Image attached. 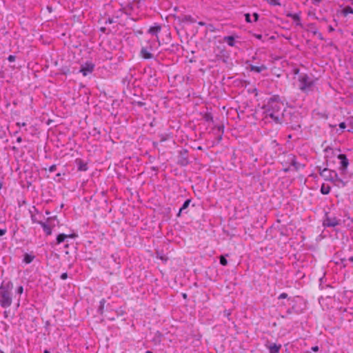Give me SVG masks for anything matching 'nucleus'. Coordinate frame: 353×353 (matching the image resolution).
Segmentation results:
<instances>
[{"instance_id":"f257e3e1","label":"nucleus","mask_w":353,"mask_h":353,"mask_svg":"<svg viewBox=\"0 0 353 353\" xmlns=\"http://www.w3.org/2000/svg\"><path fill=\"white\" fill-rule=\"evenodd\" d=\"M283 107V101L281 97L278 94H274L264 101L261 108L263 110L265 119L270 118L274 123L277 124L281 121Z\"/></svg>"},{"instance_id":"f03ea898","label":"nucleus","mask_w":353,"mask_h":353,"mask_svg":"<svg viewBox=\"0 0 353 353\" xmlns=\"http://www.w3.org/2000/svg\"><path fill=\"white\" fill-rule=\"evenodd\" d=\"M303 116L301 112L294 108H284L282 111L281 121L277 124H285L291 130H301Z\"/></svg>"},{"instance_id":"7ed1b4c3","label":"nucleus","mask_w":353,"mask_h":353,"mask_svg":"<svg viewBox=\"0 0 353 353\" xmlns=\"http://www.w3.org/2000/svg\"><path fill=\"white\" fill-rule=\"evenodd\" d=\"M13 283L3 280L0 285V305L7 308L12 305Z\"/></svg>"},{"instance_id":"20e7f679","label":"nucleus","mask_w":353,"mask_h":353,"mask_svg":"<svg viewBox=\"0 0 353 353\" xmlns=\"http://www.w3.org/2000/svg\"><path fill=\"white\" fill-rule=\"evenodd\" d=\"M288 305L289 307L286 310V315H282L281 318L285 319L288 315L295 314L296 315L303 313L306 309L305 303L299 296L288 298Z\"/></svg>"},{"instance_id":"39448f33","label":"nucleus","mask_w":353,"mask_h":353,"mask_svg":"<svg viewBox=\"0 0 353 353\" xmlns=\"http://www.w3.org/2000/svg\"><path fill=\"white\" fill-rule=\"evenodd\" d=\"M299 88L305 93H308L313 90L315 85V81L305 73H301L298 77Z\"/></svg>"},{"instance_id":"423d86ee","label":"nucleus","mask_w":353,"mask_h":353,"mask_svg":"<svg viewBox=\"0 0 353 353\" xmlns=\"http://www.w3.org/2000/svg\"><path fill=\"white\" fill-rule=\"evenodd\" d=\"M341 224V219L335 216H330L329 212H325L323 221V225L325 228H334Z\"/></svg>"},{"instance_id":"0eeeda50","label":"nucleus","mask_w":353,"mask_h":353,"mask_svg":"<svg viewBox=\"0 0 353 353\" xmlns=\"http://www.w3.org/2000/svg\"><path fill=\"white\" fill-rule=\"evenodd\" d=\"M337 158L340 160V166L339 170L341 172V175H345L347 172V168L349 166V160L347 155L345 154H339Z\"/></svg>"},{"instance_id":"6e6552de","label":"nucleus","mask_w":353,"mask_h":353,"mask_svg":"<svg viewBox=\"0 0 353 353\" xmlns=\"http://www.w3.org/2000/svg\"><path fill=\"white\" fill-rule=\"evenodd\" d=\"M177 158V164L180 166L184 167L190 163L188 150L185 148H183L179 151V155Z\"/></svg>"},{"instance_id":"1a4fd4ad","label":"nucleus","mask_w":353,"mask_h":353,"mask_svg":"<svg viewBox=\"0 0 353 353\" xmlns=\"http://www.w3.org/2000/svg\"><path fill=\"white\" fill-rule=\"evenodd\" d=\"M319 174L325 180L331 182H334V175L335 173H337L335 170H330L327 168L324 169H321V167L316 168Z\"/></svg>"},{"instance_id":"9d476101","label":"nucleus","mask_w":353,"mask_h":353,"mask_svg":"<svg viewBox=\"0 0 353 353\" xmlns=\"http://www.w3.org/2000/svg\"><path fill=\"white\" fill-rule=\"evenodd\" d=\"M95 68L94 63L91 61H86L84 64L81 65L79 72L85 77L89 74H91Z\"/></svg>"},{"instance_id":"9b49d317","label":"nucleus","mask_w":353,"mask_h":353,"mask_svg":"<svg viewBox=\"0 0 353 353\" xmlns=\"http://www.w3.org/2000/svg\"><path fill=\"white\" fill-rule=\"evenodd\" d=\"M152 50L151 46L147 47H142L140 51L141 57L144 59H151L154 58L153 54L150 52V50Z\"/></svg>"},{"instance_id":"f8f14e48","label":"nucleus","mask_w":353,"mask_h":353,"mask_svg":"<svg viewBox=\"0 0 353 353\" xmlns=\"http://www.w3.org/2000/svg\"><path fill=\"white\" fill-rule=\"evenodd\" d=\"M174 18L179 25H181L182 23H194L196 22V20L191 15L176 16Z\"/></svg>"},{"instance_id":"ddd939ff","label":"nucleus","mask_w":353,"mask_h":353,"mask_svg":"<svg viewBox=\"0 0 353 353\" xmlns=\"http://www.w3.org/2000/svg\"><path fill=\"white\" fill-rule=\"evenodd\" d=\"M74 163L77 167V170L79 172H85L88 170V163L83 160L82 159H76Z\"/></svg>"},{"instance_id":"4468645a","label":"nucleus","mask_w":353,"mask_h":353,"mask_svg":"<svg viewBox=\"0 0 353 353\" xmlns=\"http://www.w3.org/2000/svg\"><path fill=\"white\" fill-rule=\"evenodd\" d=\"M288 161L289 163L294 168V170L296 171H298L300 169V168L305 167V165L301 164L296 161V156H294V154H289Z\"/></svg>"},{"instance_id":"2eb2a0df","label":"nucleus","mask_w":353,"mask_h":353,"mask_svg":"<svg viewBox=\"0 0 353 353\" xmlns=\"http://www.w3.org/2000/svg\"><path fill=\"white\" fill-rule=\"evenodd\" d=\"M269 341L265 344L266 347L269 350L270 353H279L280 350L281 349V344L276 343H270L268 344Z\"/></svg>"},{"instance_id":"dca6fc26","label":"nucleus","mask_w":353,"mask_h":353,"mask_svg":"<svg viewBox=\"0 0 353 353\" xmlns=\"http://www.w3.org/2000/svg\"><path fill=\"white\" fill-rule=\"evenodd\" d=\"M161 26L159 24H155L154 26H151L148 29V33L150 34L153 36H156L157 38L158 39V34L161 32Z\"/></svg>"},{"instance_id":"f3484780","label":"nucleus","mask_w":353,"mask_h":353,"mask_svg":"<svg viewBox=\"0 0 353 353\" xmlns=\"http://www.w3.org/2000/svg\"><path fill=\"white\" fill-rule=\"evenodd\" d=\"M286 16L288 17L292 18L296 22V26H300L301 28L303 27V25L301 22L300 14L299 13L288 12L286 14Z\"/></svg>"},{"instance_id":"a211bd4d","label":"nucleus","mask_w":353,"mask_h":353,"mask_svg":"<svg viewBox=\"0 0 353 353\" xmlns=\"http://www.w3.org/2000/svg\"><path fill=\"white\" fill-rule=\"evenodd\" d=\"M268 69L267 66L264 64H262L260 66H256L254 65H250V70L252 72H255L257 73H261L262 71L266 70Z\"/></svg>"},{"instance_id":"6ab92c4d","label":"nucleus","mask_w":353,"mask_h":353,"mask_svg":"<svg viewBox=\"0 0 353 353\" xmlns=\"http://www.w3.org/2000/svg\"><path fill=\"white\" fill-rule=\"evenodd\" d=\"M34 258L35 256L34 254L25 253L23 255V262L26 264H30L33 261Z\"/></svg>"},{"instance_id":"aec40b11","label":"nucleus","mask_w":353,"mask_h":353,"mask_svg":"<svg viewBox=\"0 0 353 353\" xmlns=\"http://www.w3.org/2000/svg\"><path fill=\"white\" fill-rule=\"evenodd\" d=\"M223 40L231 47L235 46V37L233 35L225 37Z\"/></svg>"},{"instance_id":"412c9836","label":"nucleus","mask_w":353,"mask_h":353,"mask_svg":"<svg viewBox=\"0 0 353 353\" xmlns=\"http://www.w3.org/2000/svg\"><path fill=\"white\" fill-rule=\"evenodd\" d=\"M334 182L333 183H334L335 185L339 186V183L341 185V187H345L346 185V182H345L343 179L339 178L337 173L334 174Z\"/></svg>"},{"instance_id":"4be33fe9","label":"nucleus","mask_w":353,"mask_h":353,"mask_svg":"<svg viewBox=\"0 0 353 353\" xmlns=\"http://www.w3.org/2000/svg\"><path fill=\"white\" fill-rule=\"evenodd\" d=\"M341 14L344 17H347L349 14H353V9L351 6H347L342 10Z\"/></svg>"},{"instance_id":"5701e85b","label":"nucleus","mask_w":353,"mask_h":353,"mask_svg":"<svg viewBox=\"0 0 353 353\" xmlns=\"http://www.w3.org/2000/svg\"><path fill=\"white\" fill-rule=\"evenodd\" d=\"M330 190L331 187L330 185H325V183L321 185L320 191L322 194H328L330 192Z\"/></svg>"},{"instance_id":"b1692460","label":"nucleus","mask_w":353,"mask_h":353,"mask_svg":"<svg viewBox=\"0 0 353 353\" xmlns=\"http://www.w3.org/2000/svg\"><path fill=\"white\" fill-rule=\"evenodd\" d=\"M46 221H47V223H48L49 225H50L52 229L55 227V225H56L55 222H57V224L59 223V221L57 220V218L56 216H52V217H48L46 219Z\"/></svg>"},{"instance_id":"393cba45","label":"nucleus","mask_w":353,"mask_h":353,"mask_svg":"<svg viewBox=\"0 0 353 353\" xmlns=\"http://www.w3.org/2000/svg\"><path fill=\"white\" fill-rule=\"evenodd\" d=\"M132 10H133L132 6V5H128L127 8H121L119 10V12L124 13L126 15H130Z\"/></svg>"},{"instance_id":"a878e982","label":"nucleus","mask_w":353,"mask_h":353,"mask_svg":"<svg viewBox=\"0 0 353 353\" xmlns=\"http://www.w3.org/2000/svg\"><path fill=\"white\" fill-rule=\"evenodd\" d=\"M162 336H163L162 333L159 331H157L155 333V336H154L152 341L154 343V344H160L161 342Z\"/></svg>"},{"instance_id":"bb28decb","label":"nucleus","mask_w":353,"mask_h":353,"mask_svg":"<svg viewBox=\"0 0 353 353\" xmlns=\"http://www.w3.org/2000/svg\"><path fill=\"white\" fill-rule=\"evenodd\" d=\"M24 173L26 174L25 180L32 181H35V178L33 176V172L32 170H25Z\"/></svg>"},{"instance_id":"cd10ccee","label":"nucleus","mask_w":353,"mask_h":353,"mask_svg":"<svg viewBox=\"0 0 353 353\" xmlns=\"http://www.w3.org/2000/svg\"><path fill=\"white\" fill-rule=\"evenodd\" d=\"M68 238L67 234L63 233L59 234L57 236V244L63 243Z\"/></svg>"},{"instance_id":"c85d7f7f","label":"nucleus","mask_w":353,"mask_h":353,"mask_svg":"<svg viewBox=\"0 0 353 353\" xmlns=\"http://www.w3.org/2000/svg\"><path fill=\"white\" fill-rule=\"evenodd\" d=\"M226 256H229L228 254L225 255L222 254L219 256V262L220 264L223 266H226L228 263V260L226 259Z\"/></svg>"},{"instance_id":"c756f323","label":"nucleus","mask_w":353,"mask_h":353,"mask_svg":"<svg viewBox=\"0 0 353 353\" xmlns=\"http://www.w3.org/2000/svg\"><path fill=\"white\" fill-rule=\"evenodd\" d=\"M105 299H102L100 302H99V306L98 307V310H97V312L99 314H100L101 315L103 314V310H104V305H105Z\"/></svg>"},{"instance_id":"7c9ffc66","label":"nucleus","mask_w":353,"mask_h":353,"mask_svg":"<svg viewBox=\"0 0 353 353\" xmlns=\"http://www.w3.org/2000/svg\"><path fill=\"white\" fill-rule=\"evenodd\" d=\"M203 119L207 121V122H213L214 120H213V116L212 114V113L210 112H206L204 115H203Z\"/></svg>"},{"instance_id":"2f4dec72","label":"nucleus","mask_w":353,"mask_h":353,"mask_svg":"<svg viewBox=\"0 0 353 353\" xmlns=\"http://www.w3.org/2000/svg\"><path fill=\"white\" fill-rule=\"evenodd\" d=\"M191 201L192 200L190 199L185 200L180 208L181 212H183L185 210H186L189 207Z\"/></svg>"},{"instance_id":"473e14b6","label":"nucleus","mask_w":353,"mask_h":353,"mask_svg":"<svg viewBox=\"0 0 353 353\" xmlns=\"http://www.w3.org/2000/svg\"><path fill=\"white\" fill-rule=\"evenodd\" d=\"M60 73L61 74H64V75H67L68 74L70 73V68L68 66H62L61 68H60Z\"/></svg>"},{"instance_id":"72a5a7b5","label":"nucleus","mask_w":353,"mask_h":353,"mask_svg":"<svg viewBox=\"0 0 353 353\" xmlns=\"http://www.w3.org/2000/svg\"><path fill=\"white\" fill-rule=\"evenodd\" d=\"M43 229L47 236L50 235L52 234V229L51 228L50 225H49L48 223Z\"/></svg>"},{"instance_id":"f704fd0d","label":"nucleus","mask_w":353,"mask_h":353,"mask_svg":"<svg viewBox=\"0 0 353 353\" xmlns=\"http://www.w3.org/2000/svg\"><path fill=\"white\" fill-rule=\"evenodd\" d=\"M132 105H137L139 107H143V105H145V103L142 101L134 100L133 101H132Z\"/></svg>"},{"instance_id":"c9c22d12","label":"nucleus","mask_w":353,"mask_h":353,"mask_svg":"<svg viewBox=\"0 0 353 353\" xmlns=\"http://www.w3.org/2000/svg\"><path fill=\"white\" fill-rule=\"evenodd\" d=\"M267 1L271 6H281L279 0H267Z\"/></svg>"},{"instance_id":"e433bc0d","label":"nucleus","mask_w":353,"mask_h":353,"mask_svg":"<svg viewBox=\"0 0 353 353\" xmlns=\"http://www.w3.org/2000/svg\"><path fill=\"white\" fill-rule=\"evenodd\" d=\"M288 298H290V297L288 296V294L287 293H285V292H283V293H281V294L279 296V297H278V299H288V301H287V302H288Z\"/></svg>"},{"instance_id":"4c0bfd02","label":"nucleus","mask_w":353,"mask_h":353,"mask_svg":"<svg viewBox=\"0 0 353 353\" xmlns=\"http://www.w3.org/2000/svg\"><path fill=\"white\" fill-rule=\"evenodd\" d=\"M336 264L337 265L341 264V265H342L343 268H345L347 266L346 259H345V258L341 259L340 262H336Z\"/></svg>"},{"instance_id":"58836bf2","label":"nucleus","mask_w":353,"mask_h":353,"mask_svg":"<svg viewBox=\"0 0 353 353\" xmlns=\"http://www.w3.org/2000/svg\"><path fill=\"white\" fill-rule=\"evenodd\" d=\"M244 17H245V20L247 23H251L252 22V20H251V15L250 13H245L244 14Z\"/></svg>"},{"instance_id":"ea45409f","label":"nucleus","mask_w":353,"mask_h":353,"mask_svg":"<svg viewBox=\"0 0 353 353\" xmlns=\"http://www.w3.org/2000/svg\"><path fill=\"white\" fill-rule=\"evenodd\" d=\"M99 30L106 34H109L110 33V30H108L105 27H101L100 28Z\"/></svg>"},{"instance_id":"a19ab883","label":"nucleus","mask_w":353,"mask_h":353,"mask_svg":"<svg viewBox=\"0 0 353 353\" xmlns=\"http://www.w3.org/2000/svg\"><path fill=\"white\" fill-rule=\"evenodd\" d=\"M347 125L353 128V117H348L347 119Z\"/></svg>"},{"instance_id":"79ce46f5","label":"nucleus","mask_w":353,"mask_h":353,"mask_svg":"<svg viewBox=\"0 0 353 353\" xmlns=\"http://www.w3.org/2000/svg\"><path fill=\"white\" fill-rule=\"evenodd\" d=\"M231 315V312L230 310H225L223 311V316L227 317L228 319H230V316Z\"/></svg>"},{"instance_id":"37998d69","label":"nucleus","mask_w":353,"mask_h":353,"mask_svg":"<svg viewBox=\"0 0 353 353\" xmlns=\"http://www.w3.org/2000/svg\"><path fill=\"white\" fill-rule=\"evenodd\" d=\"M16 292L21 295L23 292V287L22 285L19 286L16 290Z\"/></svg>"},{"instance_id":"c03bdc74","label":"nucleus","mask_w":353,"mask_h":353,"mask_svg":"<svg viewBox=\"0 0 353 353\" xmlns=\"http://www.w3.org/2000/svg\"><path fill=\"white\" fill-rule=\"evenodd\" d=\"M116 21L114 20L113 18H111V17H108L106 21H105V24H111V23H115Z\"/></svg>"},{"instance_id":"a18cd8bd","label":"nucleus","mask_w":353,"mask_h":353,"mask_svg":"<svg viewBox=\"0 0 353 353\" xmlns=\"http://www.w3.org/2000/svg\"><path fill=\"white\" fill-rule=\"evenodd\" d=\"M7 59L8 60V61L10 62H13L15 61L16 59V56L15 55H12V54H10L8 56V57L7 58Z\"/></svg>"},{"instance_id":"49530a36","label":"nucleus","mask_w":353,"mask_h":353,"mask_svg":"<svg viewBox=\"0 0 353 353\" xmlns=\"http://www.w3.org/2000/svg\"><path fill=\"white\" fill-rule=\"evenodd\" d=\"M341 130H343L346 128L347 124L345 122H341L339 125Z\"/></svg>"},{"instance_id":"de8ad7c7","label":"nucleus","mask_w":353,"mask_h":353,"mask_svg":"<svg viewBox=\"0 0 353 353\" xmlns=\"http://www.w3.org/2000/svg\"><path fill=\"white\" fill-rule=\"evenodd\" d=\"M324 152L325 153H328V152H331L332 154H334L333 149L330 146H327L326 148H325Z\"/></svg>"},{"instance_id":"09e8293b","label":"nucleus","mask_w":353,"mask_h":353,"mask_svg":"<svg viewBox=\"0 0 353 353\" xmlns=\"http://www.w3.org/2000/svg\"><path fill=\"white\" fill-rule=\"evenodd\" d=\"M252 16L254 17V21L256 22L259 19V14L257 12H254Z\"/></svg>"},{"instance_id":"8fccbe9b","label":"nucleus","mask_w":353,"mask_h":353,"mask_svg":"<svg viewBox=\"0 0 353 353\" xmlns=\"http://www.w3.org/2000/svg\"><path fill=\"white\" fill-rule=\"evenodd\" d=\"M313 33L314 34H317L319 39H321V40H323L324 39L323 37L322 34L321 32H318L317 30L314 31Z\"/></svg>"},{"instance_id":"3c124183","label":"nucleus","mask_w":353,"mask_h":353,"mask_svg":"<svg viewBox=\"0 0 353 353\" xmlns=\"http://www.w3.org/2000/svg\"><path fill=\"white\" fill-rule=\"evenodd\" d=\"M56 170H57V165L55 164L52 165L51 166H50V168L48 169V170L50 172H54Z\"/></svg>"},{"instance_id":"603ef678","label":"nucleus","mask_w":353,"mask_h":353,"mask_svg":"<svg viewBox=\"0 0 353 353\" xmlns=\"http://www.w3.org/2000/svg\"><path fill=\"white\" fill-rule=\"evenodd\" d=\"M68 277V273L67 272H64V273H62L60 276V278L62 279V280H65Z\"/></svg>"},{"instance_id":"864d4df0","label":"nucleus","mask_w":353,"mask_h":353,"mask_svg":"<svg viewBox=\"0 0 353 353\" xmlns=\"http://www.w3.org/2000/svg\"><path fill=\"white\" fill-rule=\"evenodd\" d=\"M179 46V44H176V45L175 44H172V46H171L172 49H170V50H172V51H174L175 50H178Z\"/></svg>"},{"instance_id":"5fc2aeb1","label":"nucleus","mask_w":353,"mask_h":353,"mask_svg":"<svg viewBox=\"0 0 353 353\" xmlns=\"http://www.w3.org/2000/svg\"><path fill=\"white\" fill-rule=\"evenodd\" d=\"M68 236V238H72V239H75L78 236L77 234L73 232L72 234H67Z\"/></svg>"},{"instance_id":"6e6d98bb","label":"nucleus","mask_w":353,"mask_h":353,"mask_svg":"<svg viewBox=\"0 0 353 353\" xmlns=\"http://www.w3.org/2000/svg\"><path fill=\"white\" fill-rule=\"evenodd\" d=\"M6 232H7L6 228L0 229V236L5 235Z\"/></svg>"},{"instance_id":"4d7b16f0","label":"nucleus","mask_w":353,"mask_h":353,"mask_svg":"<svg viewBox=\"0 0 353 353\" xmlns=\"http://www.w3.org/2000/svg\"><path fill=\"white\" fill-rule=\"evenodd\" d=\"M221 59L223 62L226 63L228 62V56L223 55V56L221 57Z\"/></svg>"},{"instance_id":"13d9d810","label":"nucleus","mask_w":353,"mask_h":353,"mask_svg":"<svg viewBox=\"0 0 353 353\" xmlns=\"http://www.w3.org/2000/svg\"><path fill=\"white\" fill-rule=\"evenodd\" d=\"M37 223L39 224L43 228L48 224L47 221L43 222L41 221H39Z\"/></svg>"},{"instance_id":"bf43d9fd","label":"nucleus","mask_w":353,"mask_h":353,"mask_svg":"<svg viewBox=\"0 0 353 353\" xmlns=\"http://www.w3.org/2000/svg\"><path fill=\"white\" fill-rule=\"evenodd\" d=\"M323 0H312L314 5L318 6Z\"/></svg>"},{"instance_id":"052dcab7","label":"nucleus","mask_w":353,"mask_h":353,"mask_svg":"<svg viewBox=\"0 0 353 353\" xmlns=\"http://www.w3.org/2000/svg\"><path fill=\"white\" fill-rule=\"evenodd\" d=\"M26 186H27V188H29V187H30V186L32 185V183H33L34 181H28V180H26Z\"/></svg>"},{"instance_id":"680f3d73","label":"nucleus","mask_w":353,"mask_h":353,"mask_svg":"<svg viewBox=\"0 0 353 353\" xmlns=\"http://www.w3.org/2000/svg\"><path fill=\"white\" fill-rule=\"evenodd\" d=\"M313 352H316L319 350V347L317 345L313 346L311 349Z\"/></svg>"},{"instance_id":"e2e57ef3","label":"nucleus","mask_w":353,"mask_h":353,"mask_svg":"<svg viewBox=\"0 0 353 353\" xmlns=\"http://www.w3.org/2000/svg\"><path fill=\"white\" fill-rule=\"evenodd\" d=\"M254 37L259 40H261L263 37V35L262 34H254Z\"/></svg>"},{"instance_id":"0e129e2a","label":"nucleus","mask_w":353,"mask_h":353,"mask_svg":"<svg viewBox=\"0 0 353 353\" xmlns=\"http://www.w3.org/2000/svg\"><path fill=\"white\" fill-rule=\"evenodd\" d=\"M31 219L33 223H38L39 221L36 219L35 216L32 214L31 215Z\"/></svg>"},{"instance_id":"69168bd1","label":"nucleus","mask_w":353,"mask_h":353,"mask_svg":"<svg viewBox=\"0 0 353 353\" xmlns=\"http://www.w3.org/2000/svg\"><path fill=\"white\" fill-rule=\"evenodd\" d=\"M334 31V28L332 26H328V32H332Z\"/></svg>"},{"instance_id":"338daca9","label":"nucleus","mask_w":353,"mask_h":353,"mask_svg":"<svg viewBox=\"0 0 353 353\" xmlns=\"http://www.w3.org/2000/svg\"><path fill=\"white\" fill-rule=\"evenodd\" d=\"M223 129H224V126L223 125H220L218 127V130L219 132H221L222 133L223 132Z\"/></svg>"},{"instance_id":"774afa93","label":"nucleus","mask_w":353,"mask_h":353,"mask_svg":"<svg viewBox=\"0 0 353 353\" xmlns=\"http://www.w3.org/2000/svg\"><path fill=\"white\" fill-rule=\"evenodd\" d=\"M17 125L18 126H19V127H20V126H26V123H25V122H23V123H19V122H18V123H17Z\"/></svg>"}]
</instances>
